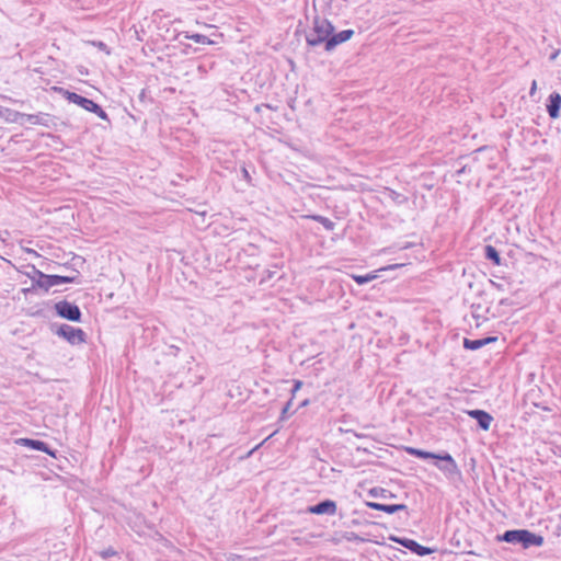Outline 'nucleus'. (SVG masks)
Returning a JSON list of instances; mask_svg holds the SVG:
<instances>
[{"instance_id":"1","label":"nucleus","mask_w":561,"mask_h":561,"mask_svg":"<svg viewBox=\"0 0 561 561\" xmlns=\"http://www.w3.org/2000/svg\"><path fill=\"white\" fill-rule=\"evenodd\" d=\"M502 540L512 543H522L525 549L543 545V537L527 529L507 530L501 537Z\"/></svg>"},{"instance_id":"2","label":"nucleus","mask_w":561,"mask_h":561,"mask_svg":"<svg viewBox=\"0 0 561 561\" xmlns=\"http://www.w3.org/2000/svg\"><path fill=\"white\" fill-rule=\"evenodd\" d=\"M333 31L334 27L330 21L317 18L314 19L311 33L307 36V44L310 46H317L324 43L327 45Z\"/></svg>"},{"instance_id":"3","label":"nucleus","mask_w":561,"mask_h":561,"mask_svg":"<svg viewBox=\"0 0 561 561\" xmlns=\"http://www.w3.org/2000/svg\"><path fill=\"white\" fill-rule=\"evenodd\" d=\"M35 274L38 278L35 282V286L37 288L44 289L48 291L49 288L64 284V283H75L77 280V276H60V275H46L41 271H35Z\"/></svg>"},{"instance_id":"4","label":"nucleus","mask_w":561,"mask_h":561,"mask_svg":"<svg viewBox=\"0 0 561 561\" xmlns=\"http://www.w3.org/2000/svg\"><path fill=\"white\" fill-rule=\"evenodd\" d=\"M64 95L66 96V99L69 102L79 105L80 107L84 108L88 112L95 113L102 118H105V116H106L105 112L101 108V106L99 104H96L92 100L83 98L75 92H69V91H64Z\"/></svg>"},{"instance_id":"5","label":"nucleus","mask_w":561,"mask_h":561,"mask_svg":"<svg viewBox=\"0 0 561 561\" xmlns=\"http://www.w3.org/2000/svg\"><path fill=\"white\" fill-rule=\"evenodd\" d=\"M55 309L57 313L65 319L71 321H79L81 317V312L78 306L68 302L66 300L59 301L55 305Z\"/></svg>"},{"instance_id":"6","label":"nucleus","mask_w":561,"mask_h":561,"mask_svg":"<svg viewBox=\"0 0 561 561\" xmlns=\"http://www.w3.org/2000/svg\"><path fill=\"white\" fill-rule=\"evenodd\" d=\"M58 334L71 344H82L85 342V333L79 328L62 325L59 328Z\"/></svg>"},{"instance_id":"7","label":"nucleus","mask_w":561,"mask_h":561,"mask_svg":"<svg viewBox=\"0 0 561 561\" xmlns=\"http://www.w3.org/2000/svg\"><path fill=\"white\" fill-rule=\"evenodd\" d=\"M407 451L414 456V457H417V458H422V459H439V460H444L446 462H448L451 467L453 470H456L457 469V465L454 460V458L449 455V454H445V455H436V454H433V453H430V451H425V450H421V449H416V448H407Z\"/></svg>"},{"instance_id":"8","label":"nucleus","mask_w":561,"mask_h":561,"mask_svg":"<svg viewBox=\"0 0 561 561\" xmlns=\"http://www.w3.org/2000/svg\"><path fill=\"white\" fill-rule=\"evenodd\" d=\"M353 34H354V31H352V30H344L337 34L332 33L330 35V38L328 39L327 45H325V50L330 51L335 46L347 42L353 36Z\"/></svg>"},{"instance_id":"9","label":"nucleus","mask_w":561,"mask_h":561,"mask_svg":"<svg viewBox=\"0 0 561 561\" xmlns=\"http://www.w3.org/2000/svg\"><path fill=\"white\" fill-rule=\"evenodd\" d=\"M467 413L470 417L477 420L480 427L484 431H488L493 422L492 415L483 410H470Z\"/></svg>"},{"instance_id":"10","label":"nucleus","mask_w":561,"mask_h":561,"mask_svg":"<svg viewBox=\"0 0 561 561\" xmlns=\"http://www.w3.org/2000/svg\"><path fill=\"white\" fill-rule=\"evenodd\" d=\"M336 503L334 501H331V500H327V501H323L314 506H311L309 508V512L312 513V514H318V515H321V514H335L336 513Z\"/></svg>"},{"instance_id":"11","label":"nucleus","mask_w":561,"mask_h":561,"mask_svg":"<svg viewBox=\"0 0 561 561\" xmlns=\"http://www.w3.org/2000/svg\"><path fill=\"white\" fill-rule=\"evenodd\" d=\"M560 107H561V95L559 93H552L549 96V103L547 105V111L549 116L553 119L560 116Z\"/></svg>"},{"instance_id":"12","label":"nucleus","mask_w":561,"mask_h":561,"mask_svg":"<svg viewBox=\"0 0 561 561\" xmlns=\"http://www.w3.org/2000/svg\"><path fill=\"white\" fill-rule=\"evenodd\" d=\"M367 506L373 508V510L385 512V513H388V514H393V513H396L398 511H403V510L407 508V506L404 504H391V505H388V504H380V503H376V502H368Z\"/></svg>"},{"instance_id":"13","label":"nucleus","mask_w":561,"mask_h":561,"mask_svg":"<svg viewBox=\"0 0 561 561\" xmlns=\"http://www.w3.org/2000/svg\"><path fill=\"white\" fill-rule=\"evenodd\" d=\"M20 444L24 445V446H27V447H31L35 450H39V451H44L53 457H55V453L51 451L47 445L42 442V440H36V439H30V438H21L19 439Z\"/></svg>"},{"instance_id":"14","label":"nucleus","mask_w":561,"mask_h":561,"mask_svg":"<svg viewBox=\"0 0 561 561\" xmlns=\"http://www.w3.org/2000/svg\"><path fill=\"white\" fill-rule=\"evenodd\" d=\"M23 117L22 113L0 106V118L5 123H18Z\"/></svg>"},{"instance_id":"15","label":"nucleus","mask_w":561,"mask_h":561,"mask_svg":"<svg viewBox=\"0 0 561 561\" xmlns=\"http://www.w3.org/2000/svg\"><path fill=\"white\" fill-rule=\"evenodd\" d=\"M496 337H486L482 340H469L465 339L463 346L468 350H478L489 343L495 342Z\"/></svg>"},{"instance_id":"16","label":"nucleus","mask_w":561,"mask_h":561,"mask_svg":"<svg viewBox=\"0 0 561 561\" xmlns=\"http://www.w3.org/2000/svg\"><path fill=\"white\" fill-rule=\"evenodd\" d=\"M484 251H485V257L488 260L492 261V263L495 266H500L502 264L501 256H500L499 252L496 251V249L494 247L486 245L484 248Z\"/></svg>"},{"instance_id":"17","label":"nucleus","mask_w":561,"mask_h":561,"mask_svg":"<svg viewBox=\"0 0 561 561\" xmlns=\"http://www.w3.org/2000/svg\"><path fill=\"white\" fill-rule=\"evenodd\" d=\"M306 218H310L312 220L320 222L327 230L331 231L334 229V222L327 217L313 215V216H306Z\"/></svg>"},{"instance_id":"18","label":"nucleus","mask_w":561,"mask_h":561,"mask_svg":"<svg viewBox=\"0 0 561 561\" xmlns=\"http://www.w3.org/2000/svg\"><path fill=\"white\" fill-rule=\"evenodd\" d=\"M378 277L377 272H371L366 275H352V278L358 284L363 285L365 283L371 282Z\"/></svg>"},{"instance_id":"19","label":"nucleus","mask_w":561,"mask_h":561,"mask_svg":"<svg viewBox=\"0 0 561 561\" xmlns=\"http://www.w3.org/2000/svg\"><path fill=\"white\" fill-rule=\"evenodd\" d=\"M391 539L393 541L402 545L403 547L410 549L411 551H414V548L417 547V542L412 539H407V538L400 539V538H394V537H392Z\"/></svg>"},{"instance_id":"20","label":"nucleus","mask_w":561,"mask_h":561,"mask_svg":"<svg viewBox=\"0 0 561 561\" xmlns=\"http://www.w3.org/2000/svg\"><path fill=\"white\" fill-rule=\"evenodd\" d=\"M190 38L195 43L211 44V41L202 34H194Z\"/></svg>"},{"instance_id":"21","label":"nucleus","mask_w":561,"mask_h":561,"mask_svg":"<svg viewBox=\"0 0 561 561\" xmlns=\"http://www.w3.org/2000/svg\"><path fill=\"white\" fill-rule=\"evenodd\" d=\"M413 552H415L419 556H427V554L432 553V549L417 543V547L414 548Z\"/></svg>"},{"instance_id":"22","label":"nucleus","mask_w":561,"mask_h":561,"mask_svg":"<svg viewBox=\"0 0 561 561\" xmlns=\"http://www.w3.org/2000/svg\"><path fill=\"white\" fill-rule=\"evenodd\" d=\"M22 115H23V117H21L20 121L25 118L31 124H39V122H41V118L38 115H33V114H27V115L22 114Z\"/></svg>"},{"instance_id":"23","label":"nucleus","mask_w":561,"mask_h":561,"mask_svg":"<svg viewBox=\"0 0 561 561\" xmlns=\"http://www.w3.org/2000/svg\"><path fill=\"white\" fill-rule=\"evenodd\" d=\"M301 386H302V382L300 380L295 381V386H294V389H293V394L294 396L301 388Z\"/></svg>"},{"instance_id":"24","label":"nucleus","mask_w":561,"mask_h":561,"mask_svg":"<svg viewBox=\"0 0 561 561\" xmlns=\"http://www.w3.org/2000/svg\"><path fill=\"white\" fill-rule=\"evenodd\" d=\"M536 90H537V81H533L531 83V88H530V95H534L536 93Z\"/></svg>"},{"instance_id":"25","label":"nucleus","mask_w":561,"mask_h":561,"mask_svg":"<svg viewBox=\"0 0 561 561\" xmlns=\"http://www.w3.org/2000/svg\"><path fill=\"white\" fill-rule=\"evenodd\" d=\"M399 266H400L399 264H394V265H390V266H388V267H382V268H380L379 271L394 270V268H397V267H399Z\"/></svg>"},{"instance_id":"26","label":"nucleus","mask_w":561,"mask_h":561,"mask_svg":"<svg viewBox=\"0 0 561 561\" xmlns=\"http://www.w3.org/2000/svg\"><path fill=\"white\" fill-rule=\"evenodd\" d=\"M25 251H26L27 253H30V254H32V255L36 256V257H38V256H39V254H38L35 250H33V249H26Z\"/></svg>"},{"instance_id":"27","label":"nucleus","mask_w":561,"mask_h":561,"mask_svg":"<svg viewBox=\"0 0 561 561\" xmlns=\"http://www.w3.org/2000/svg\"><path fill=\"white\" fill-rule=\"evenodd\" d=\"M289 404H290V402H288L287 407L284 409L283 414H285L286 412H288Z\"/></svg>"}]
</instances>
